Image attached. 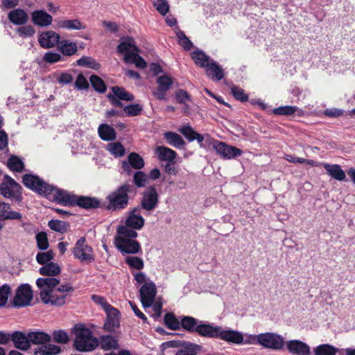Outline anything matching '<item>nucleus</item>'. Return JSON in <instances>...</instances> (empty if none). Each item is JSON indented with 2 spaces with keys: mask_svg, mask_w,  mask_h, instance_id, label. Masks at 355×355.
<instances>
[{
  "mask_svg": "<svg viewBox=\"0 0 355 355\" xmlns=\"http://www.w3.org/2000/svg\"><path fill=\"white\" fill-rule=\"evenodd\" d=\"M40 273L47 277L38 278L36 285L40 291V298L46 304L62 306L65 304L69 293L73 288L69 284L58 286L59 280L52 277L60 272V266L53 262L44 265L39 270Z\"/></svg>",
  "mask_w": 355,
  "mask_h": 355,
  "instance_id": "f257e3e1",
  "label": "nucleus"
},
{
  "mask_svg": "<svg viewBox=\"0 0 355 355\" xmlns=\"http://www.w3.org/2000/svg\"><path fill=\"white\" fill-rule=\"evenodd\" d=\"M138 234L126 226H119L114 239L116 248L122 254H136L141 252L140 243L135 240Z\"/></svg>",
  "mask_w": 355,
  "mask_h": 355,
  "instance_id": "f03ea898",
  "label": "nucleus"
},
{
  "mask_svg": "<svg viewBox=\"0 0 355 355\" xmlns=\"http://www.w3.org/2000/svg\"><path fill=\"white\" fill-rule=\"evenodd\" d=\"M119 53L124 55L123 60L128 64H134L137 68L144 69L147 63L139 55V49L135 40L131 37H123L116 47Z\"/></svg>",
  "mask_w": 355,
  "mask_h": 355,
  "instance_id": "7ed1b4c3",
  "label": "nucleus"
},
{
  "mask_svg": "<svg viewBox=\"0 0 355 355\" xmlns=\"http://www.w3.org/2000/svg\"><path fill=\"white\" fill-rule=\"evenodd\" d=\"M75 335L73 345L80 352H92L98 346V339L92 331L82 324H76L73 329Z\"/></svg>",
  "mask_w": 355,
  "mask_h": 355,
  "instance_id": "20e7f679",
  "label": "nucleus"
},
{
  "mask_svg": "<svg viewBox=\"0 0 355 355\" xmlns=\"http://www.w3.org/2000/svg\"><path fill=\"white\" fill-rule=\"evenodd\" d=\"M130 191V186L123 185L117 190L108 196L109 203L107 208L110 210L121 209L128 205V193Z\"/></svg>",
  "mask_w": 355,
  "mask_h": 355,
  "instance_id": "39448f33",
  "label": "nucleus"
},
{
  "mask_svg": "<svg viewBox=\"0 0 355 355\" xmlns=\"http://www.w3.org/2000/svg\"><path fill=\"white\" fill-rule=\"evenodd\" d=\"M76 259L81 262L92 263L94 261L92 248L86 243L85 237L77 241L73 250Z\"/></svg>",
  "mask_w": 355,
  "mask_h": 355,
  "instance_id": "423d86ee",
  "label": "nucleus"
},
{
  "mask_svg": "<svg viewBox=\"0 0 355 355\" xmlns=\"http://www.w3.org/2000/svg\"><path fill=\"white\" fill-rule=\"evenodd\" d=\"M45 196L64 205H73L76 200L75 195L71 194L67 191L60 189L52 185L49 186Z\"/></svg>",
  "mask_w": 355,
  "mask_h": 355,
  "instance_id": "0eeeda50",
  "label": "nucleus"
},
{
  "mask_svg": "<svg viewBox=\"0 0 355 355\" xmlns=\"http://www.w3.org/2000/svg\"><path fill=\"white\" fill-rule=\"evenodd\" d=\"M212 146L218 155L226 159L241 156L243 153L241 149L217 140L213 141Z\"/></svg>",
  "mask_w": 355,
  "mask_h": 355,
  "instance_id": "6e6552de",
  "label": "nucleus"
},
{
  "mask_svg": "<svg viewBox=\"0 0 355 355\" xmlns=\"http://www.w3.org/2000/svg\"><path fill=\"white\" fill-rule=\"evenodd\" d=\"M24 184L40 195L46 196L50 184L43 181L39 177L32 174H26L23 177Z\"/></svg>",
  "mask_w": 355,
  "mask_h": 355,
  "instance_id": "1a4fd4ad",
  "label": "nucleus"
},
{
  "mask_svg": "<svg viewBox=\"0 0 355 355\" xmlns=\"http://www.w3.org/2000/svg\"><path fill=\"white\" fill-rule=\"evenodd\" d=\"M33 299V291L28 284L21 285L17 290L13 299V304L17 307H24L29 305Z\"/></svg>",
  "mask_w": 355,
  "mask_h": 355,
  "instance_id": "9d476101",
  "label": "nucleus"
},
{
  "mask_svg": "<svg viewBox=\"0 0 355 355\" xmlns=\"http://www.w3.org/2000/svg\"><path fill=\"white\" fill-rule=\"evenodd\" d=\"M21 186L13 179L5 176L0 185V193L7 198H17L21 193Z\"/></svg>",
  "mask_w": 355,
  "mask_h": 355,
  "instance_id": "9b49d317",
  "label": "nucleus"
},
{
  "mask_svg": "<svg viewBox=\"0 0 355 355\" xmlns=\"http://www.w3.org/2000/svg\"><path fill=\"white\" fill-rule=\"evenodd\" d=\"M141 302L144 308H149L152 306L157 294V288L155 283L152 281L146 282L140 288Z\"/></svg>",
  "mask_w": 355,
  "mask_h": 355,
  "instance_id": "f8f14e48",
  "label": "nucleus"
},
{
  "mask_svg": "<svg viewBox=\"0 0 355 355\" xmlns=\"http://www.w3.org/2000/svg\"><path fill=\"white\" fill-rule=\"evenodd\" d=\"M259 344L266 348L280 349L285 344L282 336L272 333L259 334Z\"/></svg>",
  "mask_w": 355,
  "mask_h": 355,
  "instance_id": "ddd939ff",
  "label": "nucleus"
},
{
  "mask_svg": "<svg viewBox=\"0 0 355 355\" xmlns=\"http://www.w3.org/2000/svg\"><path fill=\"white\" fill-rule=\"evenodd\" d=\"M107 98L112 105L122 107L123 104L120 101H132L134 96L124 88L115 86L112 88V93L107 94Z\"/></svg>",
  "mask_w": 355,
  "mask_h": 355,
  "instance_id": "4468645a",
  "label": "nucleus"
},
{
  "mask_svg": "<svg viewBox=\"0 0 355 355\" xmlns=\"http://www.w3.org/2000/svg\"><path fill=\"white\" fill-rule=\"evenodd\" d=\"M158 203V194L154 187H150L144 193L141 200V207L147 211L153 210Z\"/></svg>",
  "mask_w": 355,
  "mask_h": 355,
  "instance_id": "2eb2a0df",
  "label": "nucleus"
},
{
  "mask_svg": "<svg viewBox=\"0 0 355 355\" xmlns=\"http://www.w3.org/2000/svg\"><path fill=\"white\" fill-rule=\"evenodd\" d=\"M158 85L157 89L153 92V94L159 100H165L166 92L169 90L173 80L171 76L167 75L160 76L157 79Z\"/></svg>",
  "mask_w": 355,
  "mask_h": 355,
  "instance_id": "dca6fc26",
  "label": "nucleus"
},
{
  "mask_svg": "<svg viewBox=\"0 0 355 355\" xmlns=\"http://www.w3.org/2000/svg\"><path fill=\"white\" fill-rule=\"evenodd\" d=\"M60 35L53 31H48L42 33L38 37L40 45L45 49L52 48L58 45L60 42Z\"/></svg>",
  "mask_w": 355,
  "mask_h": 355,
  "instance_id": "f3484780",
  "label": "nucleus"
},
{
  "mask_svg": "<svg viewBox=\"0 0 355 355\" xmlns=\"http://www.w3.org/2000/svg\"><path fill=\"white\" fill-rule=\"evenodd\" d=\"M288 351L294 355H309L310 347L299 340H291L286 343Z\"/></svg>",
  "mask_w": 355,
  "mask_h": 355,
  "instance_id": "a211bd4d",
  "label": "nucleus"
},
{
  "mask_svg": "<svg viewBox=\"0 0 355 355\" xmlns=\"http://www.w3.org/2000/svg\"><path fill=\"white\" fill-rule=\"evenodd\" d=\"M139 210V208H135L130 212L125 220L124 226H126L128 228L135 231L141 230L144 227V219L139 214L137 213Z\"/></svg>",
  "mask_w": 355,
  "mask_h": 355,
  "instance_id": "6ab92c4d",
  "label": "nucleus"
},
{
  "mask_svg": "<svg viewBox=\"0 0 355 355\" xmlns=\"http://www.w3.org/2000/svg\"><path fill=\"white\" fill-rule=\"evenodd\" d=\"M218 338L234 344H243V335L241 332L234 330H224L222 327H220Z\"/></svg>",
  "mask_w": 355,
  "mask_h": 355,
  "instance_id": "aec40b11",
  "label": "nucleus"
},
{
  "mask_svg": "<svg viewBox=\"0 0 355 355\" xmlns=\"http://www.w3.org/2000/svg\"><path fill=\"white\" fill-rule=\"evenodd\" d=\"M32 21L37 26L45 27L52 23L53 18L43 10L33 11L31 13Z\"/></svg>",
  "mask_w": 355,
  "mask_h": 355,
  "instance_id": "412c9836",
  "label": "nucleus"
},
{
  "mask_svg": "<svg viewBox=\"0 0 355 355\" xmlns=\"http://www.w3.org/2000/svg\"><path fill=\"white\" fill-rule=\"evenodd\" d=\"M322 166L324 168L327 175L333 179L338 181L346 180V174L340 165L322 163Z\"/></svg>",
  "mask_w": 355,
  "mask_h": 355,
  "instance_id": "4be33fe9",
  "label": "nucleus"
},
{
  "mask_svg": "<svg viewBox=\"0 0 355 355\" xmlns=\"http://www.w3.org/2000/svg\"><path fill=\"white\" fill-rule=\"evenodd\" d=\"M130 166L135 169H141L144 166V161L143 158L136 153H131L128 155V162H123L122 163V168L124 171L130 173Z\"/></svg>",
  "mask_w": 355,
  "mask_h": 355,
  "instance_id": "5701e85b",
  "label": "nucleus"
},
{
  "mask_svg": "<svg viewBox=\"0 0 355 355\" xmlns=\"http://www.w3.org/2000/svg\"><path fill=\"white\" fill-rule=\"evenodd\" d=\"M11 340L15 347L21 350H27L31 346L29 333L26 335L20 331L14 332L11 335Z\"/></svg>",
  "mask_w": 355,
  "mask_h": 355,
  "instance_id": "b1692460",
  "label": "nucleus"
},
{
  "mask_svg": "<svg viewBox=\"0 0 355 355\" xmlns=\"http://www.w3.org/2000/svg\"><path fill=\"white\" fill-rule=\"evenodd\" d=\"M22 215L12 211L9 204L0 200V221L6 220H21Z\"/></svg>",
  "mask_w": 355,
  "mask_h": 355,
  "instance_id": "393cba45",
  "label": "nucleus"
},
{
  "mask_svg": "<svg viewBox=\"0 0 355 355\" xmlns=\"http://www.w3.org/2000/svg\"><path fill=\"white\" fill-rule=\"evenodd\" d=\"M57 27L68 31L83 30L86 26L77 19H61L57 21Z\"/></svg>",
  "mask_w": 355,
  "mask_h": 355,
  "instance_id": "a878e982",
  "label": "nucleus"
},
{
  "mask_svg": "<svg viewBox=\"0 0 355 355\" xmlns=\"http://www.w3.org/2000/svg\"><path fill=\"white\" fill-rule=\"evenodd\" d=\"M220 327L210 324H200L196 327V332L202 336L218 338Z\"/></svg>",
  "mask_w": 355,
  "mask_h": 355,
  "instance_id": "bb28decb",
  "label": "nucleus"
},
{
  "mask_svg": "<svg viewBox=\"0 0 355 355\" xmlns=\"http://www.w3.org/2000/svg\"><path fill=\"white\" fill-rule=\"evenodd\" d=\"M58 51L64 55L71 56L76 53L78 51L77 44L69 40L60 41L58 45Z\"/></svg>",
  "mask_w": 355,
  "mask_h": 355,
  "instance_id": "cd10ccee",
  "label": "nucleus"
},
{
  "mask_svg": "<svg viewBox=\"0 0 355 355\" xmlns=\"http://www.w3.org/2000/svg\"><path fill=\"white\" fill-rule=\"evenodd\" d=\"M8 19L15 25H23L27 22L28 16L25 10L17 8L9 12Z\"/></svg>",
  "mask_w": 355,
  "mask_h": 355,
  "instance_id": "c85d7f7f",
  "label": "nucleus"
},
{
  "mask_svg": "<svg viewBox=\"0 0 355 355\" xmlns=\"http://www.w3.org/2000/svg\"><path fill=\"white\" fill-rule=\"evenodd\" d=\"M155 154L160 161L173 162L177 156L175 150L165 146H157Z\"/></svg>",
  "mask_w": 355,
  "mask_h": 355,
  "instance_id": "c756f323",
  "label": "nucleus"
},
{
  "mask_svg": "<svg viewBox=\"0 0 355 355\" xmlns=\"http://www.w3.org/2000/svg\"><path fill=\"white\" fill-rule=\"evenodd\" d=\"M60 352V347L49 343L38 346L35 349V355H57Z\"/></svg>",
  "mask_w": 355,
  "mask_h": 355,
  "instance_id": "7c9ffc66",
  "label": "nucleus"
},
{
  "mask_svg": "<svg viewBox=\"0 0 355 355\" xmlns=\"http://www.w3.org/2000/svg\"><path fill=\"white\" fill-rule=\"evenodd\" d=\"M206 72L207 76L214 80L218 81L224 77L223 69L214 61L206 67Z\"/></svg>",
  "mask_w": 355,
  "mask_h": 355,
  "instance_id": "2f4dec72",
  "label": "nucleus"
},
{
  "mask_svg": "<svg viewBox=\"0 0 355 355\" xmlns=\"http://www.w3.org/2000/svg\"><path fill=\"white\" fill-rule=\"evenodd\" d=\"M98 345L105 351L116 349L119 347L118 340L112 336H102L98 339Z\"/></svg>",
  "mask_w": 355,
  "mask_h": 355,
  "instance_id": "473e14b6",
  "label": "nucleus"
},
{
  "mask_svg": "<svg viewBox=\"0 0 355 355\" xmlns=\"http://www.w3.org/2000/svg\"><path fill=\"white\" fill-rule=\"evenodd\" d=\"M75 199L73 205H76L85 209L96 208L99 205V202L94 198L75 196Z\"/></svg>",
  "mask_w": 355,
  "mask_h": 355,
  "instance_id": "72a5a7b5",
  "label": "nucleus"
},
{
  "mask_svg": "<svg viewBox=\"0 0 355 355\" xmlns=\"http://www.w3.org/2000/svg\"><path fill=\"white\" fill-rule=\"evenodd\" d=\"M98 132L99 137L104 141H112L115 139L116 137L114 129L107 124L100 125Z\"/></svg>",
  "mask_w": 355,
  "mask_h": 355,
  "instance_id": "f704fd0d",
  "label": "nucleus"
},
{
  "mask_svg": "<svg viewBox=\"0 0 355 355\" xmlns=\"http://www.w3.org/2000/svg\"><path fill=\"white\" fill-rule=\"evenodd\" d=\"M51 336L43 331H33L29 333V340L31 343L42 345L44 343H49Z\"/></svg>",
  "mask_w": 355,
  "mask_h": 355,
  "instance_id": "c9c22d12",
  "label": "nucleus"
},
{
  "mask_svg": "<svg viewBox=\"0 0 355 355\" xmlns=\"http://www.w3.org/2000/svg\"><path fill=\"white\" fill-rule=\"evenodd\" d=\"M191 58L197 65L206 68L214 60L201 51H195L191 53Z\"/></svg>",
  "mask_w": 355,
  "mask_h": 355,
  "instance_id": "e433bc0d",
  "label": "nucleus"
},
{
  "mask_svg": "<svg viewBox=\"0 0 355 355\" xmlns=\"http://www.w3.org/2000/svg\"><path fill=\"white\" fill-rule=\"evenodd\" d=\"M168 144L175 148H180L185 142L180 135L173 132H166L164 134Z\"/></svg>",
  "mask_w": 355,
  "mask_h": 355,
  "instance_id": "4c0bfd02",
  "label": "nucleus"
},
{
  "mask_svg": "<svg viewBox=\"0 0 355 355\" xmlns=\"http://www.w3.org/2000/svg\"><path fill=\"white\" fill-rule=\"evenodd\" d=\"M125 263L131 270H141L144 268V262L140 257L128 256L125 259Z\"/></svg>",
  "mask_w": 355,
  "mask_h": 355,
  "instance_id": "58836bf2",
  "label": "nucleus"
},
{
  "mask_svg": "<svg viewBox=\"0 0 355 355\" xmlns=\"http://www.w3.org/2000/svg\"><path fill=\"white\" fill-rule=\"evenodd\" d=\"M315 355H336L338 349L329 344L320 345L314 348Z\"/></svg>",
  "mask_w": 355,
  "mask_h": 355,
  "instance_id": "ea45409f",
  "label": "nucleus"
},
{
  "mask_svg": "<svg viewBox=\"0 0 355 355\" xmlns=\"http://www.w3.org/2000/svg\"><path fill=\"white\" fill-rule=\"evenodd\" d=\"M180 324L184 329L191 332L196 331V327L198 325L197 320L191 316L183 317Z\"/></svg>",
  "mask_w": 355,
  "mask_h": 355,
  "instance_id": "a19ab883",
  "label": "nucleus"
},
{
  "mask_svg": "<svg viewBox=\"0 0 355 355\" xmlns=\"http://www.w3.org/2000/svg\"><path fill=\"white\" fill-rule=\"evenodd\" d=\"M164 323L166 326L173 330L178 329L180 327V321L176 318L175 315L168 313L164 316Z\"/></svg>",
  "mask_w": 355,
  "mask_h": 355,
  "instance_id": "79ce46f5",
  "label": "nucleus"
},
{
  "mask_svg": "<svg viewBox=\"0 0 355 355\" xmlns=\"http://www.w3.org/2000/svg\"><path fill=\"white\" fill-rule=\"evenodd\" d=\"M89 80L92 87L96 92L104 93L106 91L105 84L101 78L96 75H92L90 76Z\"/></svg>",
  "mask_w": 355,
  "mask_h": 355,
  "instance_id": "37998d69",
  "label": "nucleus"
},
{
  "mask_svg": "<svg viewBox=\"0 0 355 355\" xmlns=\"http://www.w3.org/2000/svg\"><path fill=\"white\" fill-rule=\"evenodd\" d=\"M108 151L115 157H121L125 153L124 147L119 142L110 143L107 145Z\"/></svg>",
  "mask_w": 355,
  "mask_h": 355,
  "instance_id": "c03bdc74",
  "label": "nucleus"
},
{
  "mask_svg": "<svg viewBox=\"0 0 355 355\" xmlns=\"http://www.w3.org/2000/svg\"><path fill=\"white\" fill-rule=\"evenodd\" d=\"M176 36L178 38V43L180 46H182L185 50H189L192 47V42L185 35L183 31L180 30H177Z\"/></svg>",
  "mask_w": 355,
  "mask_h": 355,
  "instance_id": "a18cd8bd",
  "label": "nucleus"
},
{
  "mask_svg": "<svg viewBox=\"0 0 355 355\" xmlns=\"http://www.w3.org/2000/svg\"><path fill=\"white\" fill-rule=\"evenodd\" d=\"M8 166L12 171L20 172L24 168V163L19 157L12 156L8 161Z\"/></svg>",
  "mask_w": 355,
  "mask_h": 355,
  "instance_id": "49530a36",
  "label": "nucleus"
},
{
  "mask_svg": "<svg viewBox=\"0 0 355 355\" xmlns=\"http://www.w3.org/2000/svg\"><path fill=\"white\" fill-rule=\"evenodd\" d=\"M35 238L37 245L40 250H45L49 248V245L46 233L44 232H39L36 234Z\"/></svg>",
  "mask_w": 355,
  "mask_h": 355,
  "instance_id": "de8ad7c7",
  "label": "nucleus"
},
{
  "mask_svg": "<svg viewBox=\"0 0 355 355\" xmlns=\"http://www.w3.org/2000/svg\"><path fill=\"white\" fill-rule=\"evenodd\" d=\"M78 66L87 67L94 69H97L99 64L92 58L83 56L77 60Z\"/></svg>",
  "mask_w": 355,
  "mask_h": 355,
  "instance_id": "09e8293b",
  "label": "nucleus"
},
{
  "mask_svg": "<svg viewBox=\"0 0 355 355\" xmlns=\"http://www.w3.org/2000/svg\"><path fill=\"white\" fill-rule=\"evenodd\" d=\"M54 254L52 250H49L44 252H39L36 256L37 263L42 265L49 263V262L53 259Z\"/></svg>",
  "mask_w": 355,
  "mask_h": 355,
  "instance_id": "8fccbe9b",
  "label": "nucleus"
},
{
  "mask_svg": "<svg viewBox=\"0 0 355 355\" xmlns=\"http://www.w3.org/2000/svg\"><path fill=\"white\" fill-rule=\"evenodd\" d=\"M53 340L58 343L66 344L69 341L67 333L63 330H56L52 334Z\"/></svg>",
  "mask_w": 355,
  "mask_h": 355,
  "instance_id": "3c124183",
  "label": "nucleus"
},
{
  "mask_svg": "<svg viewBox=\"0 0 355 355\" xmlns=\"http://www.w3.org/2000/svg\"><path fill=\"white\" fill-rule=\"evenodd\" d=\"M180 133H182L187 139L189 141L195 140L197 132H196L190 125H186L179 129Z\"/></svg>",
  "mask_w": 355,
  "mask_h": 355,
  "instance_id": "603ef678",
  "label": "nucleus"
},
{
  "mask_svg": "<svg viewBox=\"0 0 355 355\" xmlns=\"http://www.w3.org/2000/svg\"><path fill=\"white\" fill-rule=\"evenodd\" d=\"M297 110V107L295 106L286 105L275 108L273 112L278 115H291L294 114Z\"/></svg>",
  "mask_w": 355,
  "mask_h": 355,
  "instance_id": "864d4df0",
  "label": "nucleus"
},
{
  "mask_svg": "<svg viewBox=\"0 0 355 355\" xmlns=\"http://www.w3.org/2000/svg\"><path fill=\"white\" fill-rule=\"evenodd\" d=\"M154 6L162 15H166L169 10V4L166 0H156Z\"/></svg>",
  "mask_w": 355,
  "mask_h": 355,
  "instance_id": "5fc2aeb1",
  "label": "nucleus"
},
{
  "mask_svg": "<svg viewBox=\"0 0 355 355\" xmlns=\"http://www.w3.org/2000/svg\"><path fill=\"white\" fill-rule=\"evenodd\" d=\"M49 227L54 231L63 232L67 230V225L61 220H51L49 222Z\"/></svg>",
  "mask_w": 355,
  "mask_h": 355,
  "instance_id": "6e6d98bb",
  "label": "nucleus"
},
{
  "mask_svg": "<svg viewBox=\"0 0 355 355\" xmlns=\"http://www.w3.org/2000/svg\"><path fill=\"white\" fill-rule=\"evenodd\" d=\"M231 91L234 98L237 100H239L242 102H245L248 101V96L245 94L243 89L241 88L236 86H232L231 87Z\"/></svg>",
  "mask_w": 355,
  "mask_h": 355,
  "instance_id": "4d7b16f0",
  "label": "nucleus"
},
{
  "mask_svg": "<svg viewBox=\"0 0 355 355\" xmlns=\"http://www.w3.org/2000/svg\"><path fill=\"white\" fill-rule=\"evenodd\" d=\"M119 326V317H107L106 322L104 324L105 329L112 331L115 328Z\"/></svg>",
  "mask_w": 355,
  "mask_h": 355,
  "instance_id": "13d9d810",
  "label": "nucleus"
},
{
  "mask_svg": "<svg viewBox=\"0 0 355 355\" xmlns=\"http://www.w3.org/2000/svg\"><path fill=\"white\" fill-rule=\"evenodd\" d=\"M17 32L22 37H32L35 31L32 26H24L17 28Z\"/></svg>",
  "mask_w": 355,
  "mask_h": 355,
  "instance_id": "bf43d9fd",
  "label": "nucleus"
},
{
  "mask_svg": "<svg viewBox=\"0 0 355 355\" xmlns=\"http://www.w3.org/2000/svg\"><path fill=\"white\" fill-rule=\"evenodd\" d=\"M124 111L128 116H137L142 110V107L139 104L129 105L124 107Z\"/></svg>",
  "mask_w": 355,
  "mask_h": 355,
  "instance_id": "052dcab7",
  "label": "nucleus"
},
{
  "mask_svg": "<svg viewBox=\"0 0 355 355\" xmlns=\"http://www.w3.org/2000/svg\"><path fill=\"white\" fill-rule=\"evenodd\" d=\"M89 83L83 74H79L75 81V87L78 90L87 89L89 88Z\"/></svg>",
  "mask_w": 355,
  "mask_h": 355,
  "instance_id": "680f3d73",
  "label": "nucleus"
},
{
  "mask_svg": "<svg viewBox=\"0 0 355 355\" xmlns=\"http://www.w3.org/2000/svg\"><path fill=\"white\" fill-rule=\"evenodd\" d=\"M175 98L179 103L186 104L187 102L191 101V96L184 89H179L175 94Z\"/></svg>",
  "mask_w": 355,
  "mask_h": 355,
  "instance_id": "e2e57ef3",
  "label": "nucleus"
},
{
  "mask_svg": "<svg viewBox=\"0 0 355 355\" xmlns=\"http://www.w3.org/2000/svg\"><path fill=\"white\" fill-rule=\"evenodd\" d=\"M43 58L45 62L51 64L62 60V56L60 54L52 51L46 53Z\"/></svg>",
  "mask_w": 355,
  "mask_h": 355,
  "instance_id": "0e129e2a",
  "label": "nucleus"
},
{
  "mask_svg": "<svg viewBox=\"0 0 355 355\" xmlns=\"http://www.w3.org/2000/svg\"><path fill=\"white\" fill-rule=\"evenodd\" d=\"M10 293V288L7 285H3L0 288V306H4Z\"/></svg>",
  "mask_w": 355,
  "mask_h": 355,
  "instance_id": "69168bd1",
  "label": "nucleus"
},
{
  "mask_svg": "<svg viewBox=\"0 0 355 355\" xmlns=\"http://www.w3.org/2000/svg\"><path fill=\"white\" fill-rule=\"evenodd\" d=\"M134 182L139 187H144L147 182V176L144 173L137 171L134 175Z\"/></svg>",
  "mask_w": 355,
  "mask_h": 355,
  "instance_id": "338daca9",
  "label": "nucleus"
},
{
  "mask_svg": "<svg viewBox=\"0 0 355 355\" xmlns=\"http://www.w3.org/2000/svg\"><path fill=\"white\" fill-rule=\"evenodd\" d=\"M73 76L68 72L62 73L57 78L60 84L67 85L73 81Z\"/></svg>",
  "mask_w": 355,
  "mask_h": 355,
  "instance_id": "774afa93",
  "label": "nucleus"
}]
</instances>
